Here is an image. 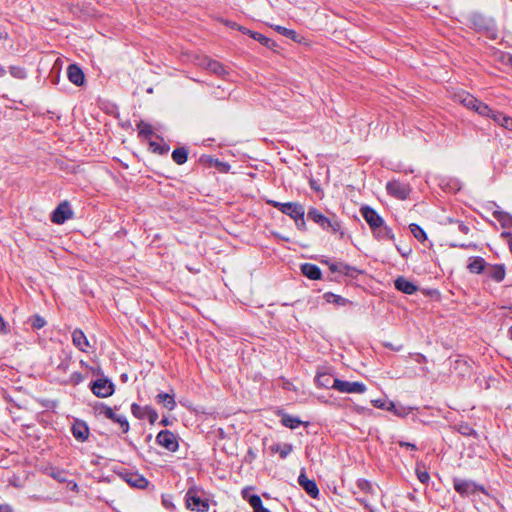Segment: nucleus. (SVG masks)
<instances>
[{
    "instance_id": "nucleus-53",
    "label": "nucleus",
    "mask_w": 512,
    "mask_h": 512,
    "mask_svg": "<svg viewBox=\"0 0 512 512\" xmlns=\"http://www.w3.org/2000/svg\"><path fill=\"white\" fill-rule=\"evenodd\" d=\"M456 223L458 224V230L463 233V234H468L469 233V227L466 226L463 222H459V221H456Z\"/></svg>"
},
{
    "instance_id": "nucleus-51",
    "label": "nucleus",
    "mask_w": 512,
    "mask_h": 512,
    "mask_svg": "<svg viewBox=\"0 0 512 512\" xmlns=\"http://www.w3.org/2000/svg\"><path fill=\"white\" fill-rule=\"evenodd\" d=\"M295 221V224L299 230H306V222L304 219V216H301V218H297Z\"/></svg>"
},
{
    "instance_id": "nucleus-2",
    "label": "nucleus",
    "mask_w": 512,
    "mask_h": 512,
    "mask_svg": "<svg viewBox=\"0 0 512 512\" xmlns=\"http://www.w3.org/2000/svg\"><path fill=\"white\" fill-rule=\"evenodd\" d=\"M95 414L98 416H104L107 419L112 420L115 423H118L124 433L129 431V423L124 415H118L114 412V410L103 404L97 403L94 406Z\"/></svg>"
},
{
    "instance_id": "nucleus-49",
    "label": "nucleus",
    "mask_w": 512,
    "mask_h": 512,
    "mask_svg": "<svg viewBox=\"0 0 512 512\" xmlns=\"http://www.w3.org/2000/svg\"><path fill=\"white\" fill-rule=\"evenodd\" d=\"M145 417H148L149 421L154 423L158 419V414L154 409L148 407L146 409Z\"/></svg>"
},
{
    "instance_id": "nucleus-59",
    "label": "nucleus",
    "mask_w": 512,
    "mask_h": 512,
    "mask_svg": "<svg viewBox=\"0 0 512 512\" xmlns=\"http://www.w3.org/2000/svg\"><path fill=\"white\" fill-rule=\"evenodd\" d=\"M71 490L78 493L79 492V486L77 483H72Z\"/></svg>"
},
{
    "instance_id": "nucleus-8",
    "label": "nucleus",
    "mask_w": 512,
    "mask_h": 512,
    "mask_svg": "<svg viewBox=\"0 0 512 512\" xmlns=\"http://www.w3.org/2000/svg\"><path fill=\"white\" fill-rule=\"evenodd\" d=\"M91 390L97 397L106 398L114 393V385L107 379H97L92 383Z\"/></svg>"
},
{
    "instance_id": "nucleus-33",
    "label": "nucleus",
    "mask_w": 512,
    "mask_h": 512,
    "mask_svg": "<svg viewBox=\"0 0 512 512\" xmlns=\"http://www.w3.org/2000/svg\"><path fill=\"white\" fill-rule=\"evenodd\" d=\"M409 228H410V231L413 234V236L418 241L424 242L427 239L425 231L417 224L412 223V224H410Z\"/></svg>"
},
{
    "instance_id": "nucleus-27",
    "label": "nucleus",
    "mask_w": 512,
    "mask_h": 512,
    "mask_svg": "<svg viewBox=\"0 0 512 512\" xmlns=\"http://www.w3.org/2000/svg\"><path fill=\"white\" fill-rule=\"evenodd\" d=\"M453 371L460 376H465L470 372V366L464 359H456L453 366Z\"/></svg>"
},
{
    "instance_id": "nucleus-35",
    "label": "nucleus",
    "mask_w": 512,
    "mask_h": 512,
    "mask_svg": "<svg viewBox=\"0 0 512 512\" xmlns=\"http://www.w3.org/2000/svg\"><path fill=\"white\" fill-rule=\"evenodd\" d=\"M474 111L477 112L481 116H487L490 118H492V113H496L488 105H486L485 103H483L481 101H478Z\"/></svg>"
},
{
    "instance_id": "nucleus-54",
    "label": "nucleus",
    "mask_w": 512,
    "mask_h": 512,
    "mask_svg": "<svg viewBox=\"0 0 512 512\" xmlns=\"http://www.w3.org/2000/svg\"><path fill=\"white\" fill-rule=\"evenodd\" d=\"M399 445H400L401 447H406V448H409V449H412V450H415V449H416L415 444H412V443H409V442L400 441V442H399Z\"/></svg>"
},
{
    "instance_id": "nucleus-39",
    "label": "nucleus",
    "mask_w": 512,
    "mask_h": 512,
    "mask_svg": "<svg viewBox=\"0 0 512 512\" xmlns=\"http://www.w3.org/2000/svg\"><path fill=\"white\" fill-rule=\"evenodd\" d=\"M147 408H148L147 406L141 407L140 405L133 403L131 405V412L136 418L143 419V418H145Z\"/></svg>"
},
{
    "instance_id": "nucleus-47",
    "label": "nucleus",
    "mask_w": 512,
    "mask_h": 512,
    "mask_svg": "<svg viewBox=\"0 0 512 512\" xmlns=\"http://www.w3.org/2000/svg\"><path fill=\"white\" fill-rule=\"evenodd\" d=\"M162 505L166 508V509H174L175 508V505L172 501V497L170 495H163L162 496Z\"/></svg>"
},
{
    "instance_id": "nucleus-41",
    "label": "nucleus",
    "mask_w": 512,
    "mask_h": 512,
    "mask_svg": "<svg viewBox=\"0 0 512 512\" xmlns=\"http://www.w3.org/2000/svg\"><path fill=\"white\" fill-rule=\"evenodd\" d=\"M10 73L14 78L17 79H24L26 78V71L24 68L19 66H11L10 67Z\"/></svg>"
},
{
    "instance_id": "nucleus-21",
    "label": "nucleus",
    "mask_w": 512,
    "mask_h": 512,
    "mask_svg": "<svg viewBox=\"0 0 512 512\" xmlns=\"http://www.w3.org/2000/svg\"><path fill=\"white\" fill-rule=\"evenodd\" d=\"M457 100L462 103L465 107L475 110L478 103V99L467 92H461L456 95Z\"/></svg>"
},
{
    "instance_id": "nucleus-13",
    "label": "nucleus",
    "mask_w": 512,
    "mask_h": 512,
    "mask_svg": "<svg viewBox=\"0 0 512 512\" xmlns=\"http://www.w3.org/2000/svg\"><path fill=\"white\" fill-rule=\"evenodd\" d=\"M356 486L359 489V491L363 492L366 495L364 497L357 498V500L368 508V494L373 495L375 493L373 485L365 479H359L356 483Z\"/></svg>"
},
{
    "instance_id": "nucleus-44",
    "label": "nucleus",
    "mask_w": 512,
    "mask_h": 512,
    "mask_svg": "<svg viewBox=\"0 0 512 512\" xmlns=\"http://www.w3.org/2000/svg\"><path fill=\"white\" fill-rule=\"evenodd\" d=\"M416 475H417V478L419 479V481L423 484L428 483L430 480L429 473L425 470H421L419 463L417 464Z\"/></svg>"
},
{
    "instance_id": "nucleus-58",
    "label": "nucleus",
    "mask_w": 512,
    "mask_h": 512,
    "mask_svg": "<svg viewBox=\"0 0 512 512\" xmlns=\"http://www.w3.org/2000/svg\"><path fill=\"white\" fill-rule=\"evenodd\" d=\"M237 29H238L239 31H241L242 33L247 34V35H249V36H250V32H252L251 30H249V29H247V28H245V27H242V26H238V27H237Z\"/></svg>"
},
{
    "instance_id": "nucleus-60",
    "label": "nucleus",
    "mask_w": 512,
    "mask_h": 512,
    "mask_svg": "<svg viewBox=\"0 0 512 512\" xmlns=\"http://www.w3.org/2000/svg\"><path fill=\"white\" fill-rule=\"evenodd\" d=\"M6 75V69L0 65V78L4 77Z\"/></svg>"
},
{
    "instance_id": "nucleus-61",
    "label": "nucleus",
    "mask_w": 512,
    "mask_h": 512,
    "mask_svg": "<svg viewBox=\"0 0 512 512\" xmlns=\"http://www.w3.org/2000/svg\"><path fill=\"white\" fill-rule=\"evenodd\" d=\"M8 37V34L6 32H0V40L6 39Z\"/></svg>"
},
{
    "instance_id": "nucleus-15",
    "label": "nucleus",
    "mask_w": 512,
    "mask_h": 512,
    "mask_svg": "<svg viewBox=\"0 0 512 512\" xmlns=\"http://www.w3.org/2000/svg\"><path fill=\"white\" fill-rule=\"evenodd\" d=\"M121 477L129 485L136 488H145L148 484V481L138 473L126 472L121 474Z\"/></svg>"
},
{
    "instance_id": "nucleus-17",
    "label": "nucleus",
    "mask_w": 512,
    "mask_h": 512,
    "mask_svg": "<svg viewBox=\"0 0 512 512\" xmlns=\"http://www.w3.org/2000/svg\"><path fill=\"white\" fill-rule=\"evenodd\" d=\"M394 284H395V288L397 290H399L405 294L411 295V294H414L418 290L417 286L413 282L407 280L404 277H398L395 280Z\"/></svg>"
},
{
    "instance_id": "nucleus-62",
    "label": "nucleus",
    "mask_w": 512,
    "mask_h": 512,
    "mask_svg": "<svg viewBox=\"0 0 512 512\" xmlns=\"http://www.w3.org/2000/svg\"><path fill=\"white\" fill-rule=\"evenodd\" d=\"M508 337L510 340H512V326L508 330Z\"/></svg>"
},
{
    "instance_id": "nucleus-40",
    "label": "nucleus",
    "mask_w": 512,
    "mask_h": 512,
    "mask_svg": "<svg viewBox=\"0 0 512 512\" xmlns=\"http://www.w3.org/2000/svg\"><path fill=\"white\" fill-rule=\"evenodd\" d=\"M31 325L34 329H41L46 325V321L40 315H34L30 319Z\"/></svg>"
},
{
    "instance_id": "nucleus-45",
    "label": "nucleus",
    "mask_w": 512,
    "mask_h": 512,
    "mask_svg": "<svg viewBox=\"0 0 512 512\" xmlns=\"http://www.w3.org/2000/svg\"><path fill=\"white\" fill-rule=\"evenodd\" d=\"M458 431L463 434V435H466V436H470V435H474L475 434V431L473 430V428L467 424V423H461L458 425Z\"/></svg>"
},
{
    "instance_id": "nucleus-36",
    "label": "nucleus",
    "mask_w": 512,
    "mask_h": 512,
    "mask_svg": "<svg viewBox=\"0 0 512 512\" xmlns=\"http://www.w3.org/2000/svg\"><path fill=\"white\" fill-rule=\"evenodd\" d=\"M330 270L332 272H339L345 275H349L351 270H354L352 267L343 264V263H336L330 265Z\"/></svg>"
},
{
    "instance_id": "nucleus-56",
    "label": "nucleus",
    "mask_w": 512,
    "mask_h": 512,
    "mask_svg": "<svg viewBox=\"0 0 512 512\" xmlns=\"http://www.w3.org/2000/svg\"><path fill=\"white\" fill-rule=\"evenodd\" d=\"M397 250L401 253V255L403 257H407L410 253H411V249L408 248V249H402L401 247L399 246H396Z\"/></svg>"
},
{
    "instance_id": "nucleus-28",
    "label": "nucleus",
    "mask_w": 512,
    "mask_h": 512,
    "mask_svg": "<svg viewBox=\"0 0 512 512\" xmlns=\"http://www.w3.org/2000/svg\"><path fill=\"white\" fill-rule=\"evenodd\" d=\"M250 506L253 508V512H270L262 504V500L258 495H251L247 498Z\"/></svg>"
},
{
    "instance_id": "nucleus-38",
    "label": "nucleus",
    "mask_w": 512,
    "mask_h": 512,
    "mask_svg": "<svg viewBox=\"0 0 512 512\" xmlns=\"http://www.w3.org/2000/svg\"><path fill=\"white\" fill-rule=\"evenodd\" d=\"M207 69L210 70L211 72H213L215 74H219V75H221L225 71L222 64L217 61H214V60H208Z\"/></svg>"
},
{
    "instance_id": "nucleus-26",
    "label": "nucleus",
    "mask_w": 512,
    "mask_h": 512,
    "mask_svg": "<svg viewBox=\"0 0 512 512\" xmlns=\"http://www.w3.org/2000/svg\"><path fill=\"white\" fill-rule=\"evenodd\" d=\"M333 380L332 376L325 372L318 373L315 378L317 386L321 388H332Z\"/></svg>"
},
{
    "instance_id": "nucleus-31",
    "label": "nucleus",
    "mask_w": 512,
    "mask_h": 512,
    "mask_svg": "<svg viewBox=\"0 0 512 512\" xmlns=\"http://www.w3.org/2000/svg\"><path fill=\"white\" fill-rule=\"evenodd\" d=\"M137 128H138L139 136H141V137H143L145 139L149 138L153 134V130H152L151 125L146 123V122H144V121H140L137 124Z\"/></svg>"
},
{
    "instance_id": "nucleus-50",
    "label": "nucleus",
    "mask_w": 512,
    "mask_h": 512,
    "mask_svg": "<svg viewBox=\"0 0 512 512\" xmlns=\"http://www.w3.org/2000/svg\"><path fill=\"white\" fill-rule=\"evenodd\" d=\"M150 146L154 152H159L160 154H164L168 151V147L161 148L156 142H150Z\"/></svg>"
},
{
    "instance_id": "nucleus-7",
    "label": "nucleus",
    "mask_w": 512,
    "mask_h": 512,
    "mask_svg": "<svg viewBox=\"0 0 512 512\" xmlns=\"http://www.w3.org/2000/svg\"><path fill=\"white\" fill-rule=\"evenodd\" d=\"M186 507L192 511L205 512L208 510V503L197 495L195 490H188L186 493Z\"/></svg>"
},
{
    "instance_id": "nucleus-14",
    "label": "nucleus",
    "mask_w": 512,
    "mask_h": 512,
    "mask_svg": "<svg viewBox=\"0 0 512 512\" xmlns=\"http://www.w3.org/2000/svg\"><path fill=\"white\" fill-rule=\"evenodd\" d=\"M72 342L82 352H88V348H90V343L81 329H75L72 332Z\"/></svg>"
},
{
    "instance_id": "nucleus-55",
    "label": "nucleus",
    "mask_w": 512,
    "mask_h": 512,
    "mask_svg": "<svg viewBox=\"0 0 512 512\" xmlns=\"http://www.w3.org/2000/svg\"><path fill=\"white\" fill-rule=\"evenodd\" d=\"M0 512H13V509L8 504H0Z\"/></svg>"
},
{
    "instance_id": "nucleus-3",
    "label": "nucleus",
    "mask_w": 512,
    "mask_h": 512,
    "mask_svg": "<svg viewBox=\"0 0 512 512\" xmlns=\"http://www.w3.org/2000/svg\"><path fill=\"white\" fill-rule=\"evenodd\" d=\"M267 204L277 208L279 211L289 216L291 219L296 220L305 215V209L302 204L298 202L282 203L275 200H268Z\"/></svg>"
},
{
    "instance_id": "nucleus-29",
    "label": "nucleus",
    "mask_w": 512,
    "mask_h": 512,
    "mask_svg": "<svg viewBox=\"0 0 512 512\" xmlns=\"http://www.w3.org/2000/svg\"><path fill=\"white\" fill-rule=\"evenodd\" d=\"M187 157L188 152L185 148H177L172 152V159L178 165L184 164L187 161Z\"/></svg>"
},
{
    "instance_id": "nucleus-25",
    "label": "nucleus",
    "mask_w": 512,
    "mask_h": 512,
    "mask_svg": "<svg viewBox=\"0 0 512 512\" xmlns=\"http://www.w3.org/2000/svg\"><path fill=\"white\" fill-rule=\"evenodd\" d=\"M372 231L374 236L380 240H394V234L392 230L388 226L384 225V223L379 228L373 229Z\"/></svg>"
},
{
    "instance_id": "nucleus-24",
    "label": "nucleus",
    "mask_w": 512,
    "mask_h": 512,
    "mask_svg": "<svg viewBox=\"0 0 512 512\" xmlns=\"http://www.w3.org/2000/svg\"><path fill=\"white\" fill-rule=\"evenodd\" d=\"M489 277L497 282H501L505 278V268L503 265H493L487 271Z\"/></svg>"
},
{
    "instance_id": "nucleus-23",
    "label": "nucleus",
    "mask_w": 512,
    "mask_h": 512,
    "mask_svg": "<svg viewBox=\"0 0 512 512\" xmlns=\"http://www.w3.org/2000/svg\"><path fill=\"white\" fill-rule=\"evenodd\" d=\"M492 119L500 126L512 131V118L501 113H492Z\"/></svg>"
},
{
    "instance_id": "nucleus-9",
    "label": "nucleus",
    "mask_w": 512,
    "mask_h": 512,
    "mask_svg": "<svg viewBox=\"0 0 512 512\" xmlns=\"http://www.w3.org/2000/svg\"><path fill=\"white\" fill-rule=\"evenodd\" d=\"M360 212L371 230L379 228L384 223L382 217L369 206L362 207Z\"/></svg>"
},
{
    "instance_id": "nucleus-57",
    "label": "nucleus",
    "mask_w": 512,
    "mask_h": 512,
    "mask_svg": "<svg viewBox=\"0 0 512 512\" xmlns=\"http://www.w3.org/2000/svg\"><path fill=\"white\" fill-rule=\"evenodd\" d=\"M372 404L377 408H383L384 407V401L381 399L372 400Z\"/></svg>"
},
{
    "instance_id": "nucleus-6",
    "label": "nucleus",
    "mask_w": 512,
    "mask_h": 512,
    "mask_svg": "<svg viewBox=\"0 0 512 512\" xmlns=\"http://www.w3.org/2000/svg\"><path fill=\"white\" fill-rule=\"evenodd\" d=\"M156 442L158 445L171 452H175L179 446L176 435L169 430L160 431L156 436Z\"/></svg>"
},
{
    "instance_id": "nucleus-11",
    "label": "nucleus",
    "mask_w": 512,
    "mask_h": 512,
    "mask_svg": "<svg viewBox=\"0 0 512 512\" xmlns=\"http://www.w3.org/2000/svg\"><path fill=\"white\" fill-rule=\"evenodd\" d=\"M386 189L390 195L401 200L406 199L410 192L408 186L399 181L388 182Z\"/></svg>"
},
{
    "instance_id": "nucleus-1",
    "label": "nucleus",
    "mask_w": 512,
    "mask_h": 512,
    "mask_svg": "<svg viewBox=\"0 0 512 512\" xmlns=\"http://www.w3.org/2000/svg\"><path fill=\"white\" fill-rule=\"evenodd\" d=\"M308 218L318 224L323 229H330L332 232L337 233L341 230V223L336 218H328L323 215L316 208H310L308 210Z\"/></svg>"
},
{
    "instance_id": "nucleus-64",
    "label": "nucleus",
    "mask_w": 512,
    "mask_h": 512,
    "mask_svg": "<svg viewBox=\"0 0 512 512\" xmlns=\"http://www.w3.org/2000/svg\"><path fill=\"white\" fill-rule=\"evenodd\" d=\"M230 26H231L232 28L237 29V27H238L239 25H237L236 23H231V24H230Z\"/></svg>"
},
{
    "instance_id": "nucleus-30",
    "label": "nucleus",
    "mask_w": 512,
    "mask_h": 512,
    "mask_svg": "<svg viewBox=\"0 0 512 512\" xmlns=\"http://www.w3.org/2000/svg\"><path fill=\"white\" fill-rule=\"evenodd\" d=\"M292 445L285 444H277L272 447V450L280 455L282 459L286 458L292 452Z\"/></svg>"
},
{
    "instance_id": "nucleus-63",
    "label": "nucleus",
    "mask_w": 512,
    "mask_h": 512,
    "mask_svg": "<svg viewBox=\"0 0 512 512\" xmlns=\"http://www.w3.org/2000/svg\"><path fill=\"white\" fill-rule=\"evenodd\" d=\"M395 408V405L393 403H390V406L387 407L388 410H393Z\"/></svg>"
},
{
    "instance_id": "nucleus-18",
    "label": "nucleus",
    "mask_w": 512,
    "mask_h": 512,
    "mask_svg": "<svg viewBox=\"0 0 512 512\" xmlns=\"http://www.w3.org/2000/svg\"><path fill=\"white\" fill-rule=\"evenodd\" d=\"M301 271L307 278L311 280H319L322 276L320 268L311 263H305L301 265Z\"/></svg>"
},
{
    "instance_id": "nucleus-52",
    "label": "nucleus",
    "mask_w": 512,
    "mask_h": 512,
    "mask_svg": "<svg viewBox=\"0 0 512 512\" xmlns=\"http://www.w3.org/2000/svg\"><path fill=\"white\" fill-rule=\"evenodd\" d=\"M9 332L7 328V323L3 319V317L0 315V333L1 334H7Z\"/></svg>"
},
{
    "instance_id": "nucleus-42",
    "label": "nucleus",
    "mask_w": 512,
    "mask_h": 512,
    "mask_svg": "<svg viewBox=\"0 0 512 512\" xmlns=\"http://www.w3.org/2000/svg\"><path fill=\"white\" fill-rule=\"evenodd\" d=\"M274 28H275V30H276L277 32H279L280 34H282V35H284V36H286V37H288V38H291V39H293V40H296L297 33H296L294 30H290V29H287V28H285V27L278 26V25H277V26H275Z\"/></svg>"
},
{
    "instance_id": "nucleus-22",
    "label": "nucleus",
    "mask_w": 512,
    "mask_h": 512,
    "mask_svg": "<svg viewBox=\"0 0 512 512\" xmlns=\"http://www.w3.org/2000/svg\"><path fill=\"white\" fill-rule=\"evenodd\" d=\"M485 266H486V262L483 258L472 257L469 260V264H468L467 268L471 273L479 274L484 270Z\"/></svg>"
},
{
    "instance_id": "nucleus-37",
    "label": "nucleus",
    "mask_w": 512,
    "mask_h": 512,
    "mask_svg": "<svg viewBox=\"0 0 512 512\" xmlns=\"http://www.w3.org/2000/svg\"><path fill=\"white\" fill-rule=\"evenodd\" d=\"M48 475L59 482L67 481L66 472L61 469L51 468L50 471L48 472Z\"/></svg>"
},
{
    "instance_id": "nucleus-34",
    "label": "nucleus",
    "mask_w": 512,
    "mask_h": 512,
    "mask_svg": "<svg viewBox=\"0 0 512 512\" xmlns=\"http://www.w3.org/2000/svg\"><path fill=\"white\" fill-rule=\"evenodd\" d=\"M250 37L268 48H271L272 46L275 45V43L271 39L267 38L266 36L258 32H250Z\"/></svg>"
},
{
    "instance_id": "nucleus-46",
    "label": "nucleus",
    "mask_w": 512,
    "mask_h": 512,
    "mask_svg": "<svg viewBox=\"0 0 512 512\" xmlns=\"http://www.w3.org/2000/svg\"><path fill=\"white\" fill-rule=\"evenodd\" d=\"M82 380L83 376L80 372H73L69 377L68 383L72 385H77L80 382H82Z\"/></svg>"
},
{
    "instance_id": "nucleus-4",
    "label": "nucleus",
    "mask_w": 512,
    "mask_h": 512,
    "mask_svg": "<svg viewBox=\"0 0 512 512\" xmlns=\"http://www.w3.org/2000/svg\"><path fill=\"white\" fill-rule=\"evenodd\" d=\"M332 389L346 394H363L367 390L365 384L362 382H350L340 379L333 380Z\"/></svg>"
},
{
    "instance_id": "nucleus-5",
    "label": "nucleus",
    "mask_w": 512,
    "mask_h": 512,
    "mask_svg": "<svg viewBox=\"0 0 512 512\" xmlns=\"http://www.w3.org/2000/svg\"><path fill=\"white\" fill-rule=\"evenodd\" d=\"M453 487L460 495L464 497L475 494L478 491L484 492V488L482 486H479L470 480L454 479Z\"/></svg>"
},
{
    "instance_id": "nucleus-16",
    "label": "nucleus",
    "mask_w": 512,
    "mask_h": 512,
    "mask_svg": "<svg viewBox=\"0 0 512 512\" xmlns=\"http://www.w3.org/2000/svg\"><path fill=\"white\" fill-rule=\"evenodd\" d=\"M298 482L309 496H311L312 498L318 497L319 490L315 481L308 479L304 474H300Z\"/></svg>"
},
{
    "instance_id": "nucleus-20",
    "label": "nucleus",
    "mask_w": 512,
    "mask_h": 512,
    "mask_svg": "<svg viewBox=\"0 0 512 512\" xmlns=\"http://www.w3.org/2000/svg\"><path fill=\"white\" fill-rule=\"evenodd\" d=\"M73 436L79 441H85L89 436V429L84 422H76L72 427Z\"/></svg>"
},
{
    "instance_id": "nucleus-12",
    "label": "nucleus",
    "mask_w": 512,
    "mask_h": 512,
    "mask_svg": "<svg viewBox=\"0 0 512 512\" xmlns=\"http://www.w3.org/2000/svg\"><path fill=\"white\" fill-rule=\"evenodd\" d=\"M67 76L71 83L76 86H81L85 82V76L83 71L76 64H71L67 68Z\"/></svg>"
},
{
    "instance_id": "nucleus-48",
    "label": "nucleus",
    "mask_w": 512,
    "mask_h": 512,
    "mask_svg": "<svg viewBox=\"0 0 512 512\" xmlns=\"http://www.w3.org/2000/svg\"><path fill=\"white\" fill-rule=\"evenodd\" d=\"M327 300L328 301H331L330 298H332L333 302L338 304V305H345L347 300L339 295H334V294H327Z\"/></svg>"
},
{
    "instance_id": "nucleus-10",
    "label": "nucleus",
    "mask_w": 512,
    "mask_h": 512,
    "mask_svg": "<svg viewBox=\"0 0 512 512\" xmlns=\"http://www.w3.org/2000/svg\"><path fill=\"white\" fill-rule=\"evenodd\" d=\"M73 212L67 202L61 203L53 211L51 221L55 224H63L66 220L71 219Z\"/></svg>"
},
{
    "instance_id": "nucleus-43",
    "label": "nucleus",
    "mask_w": 512,
    "mask_h": 512,
    "mask_svg": "<svg viewBox=\"0 0 512 512\" xmlns=\"http://www.w3.org/2000/svg\"><path fill=\"white\" fill-rule=\"evenodd\" d=\"M70 363H71V356L68 354H65L64 358L58 364L57 369L63 373H66L70 367Z\"/></svg>"
},
{
    "instance_id": "nucleus-32",
    "label": "nucleus",
    "mask_w": 512,
    "mask_h": 512,
    "mask_svg": "<svg viewBox=\"0 0 512 512\" xmlns=\"http://www.w3.org/2000/svg\"><path fill=\"white\" fill-rule=\"evenodd\" d=\"M281 423L288 428L295 429L297 428L302 422L297 418L293 417L291 415H284L281 419Z\"/></svg>"
},
{
    "instance_id": "nucleus-19",
    "label": "nucleus",
    "mask_w": 512,
    "mask_h": 512,
    "mask_svg": "<svg viewBox=\"0 0 512 512\" xmlns=\"http://www.w3.org/2000/svg\"><path fill=\"white\" fill-rule=\"evenodd\" d=\"M156 401H157L158 404L163 405V407H165L169 411L174 410V408L176 407V401H175L174 394L159 393L156 396Z\"/></svg>"
}]
</instances>
